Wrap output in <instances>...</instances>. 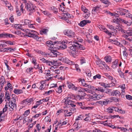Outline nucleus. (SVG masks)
Instances as JSON below:
<instances>
[{"label": "nucleus", "mask_w": 132, "mask_h": 132, "mask_svg": "<svg viewBox=\"0 0 132 132\" xmlns=\"http://www.w3.org/2000/svg\"><path fill=\"white\" fill-rule=\"evenodd\" d=\"M46 43L47 45L50 47L49 50L51 51L50 53V56L52 57H57L58 53L57 50L59 49L58 46L57 47V45H55L57 43V42H53L50 40L46 42Z\"/></svg>", "instance_id": "nucleus-1"}, {"label": "nucleus", "mask_w": 132, "mask_h": 132, "mask_svg": "<svg viewBox=\"0 0 132 132\" xmlns=\"http://www.w3.org/2000/svg\"><path fill=\"white\" fill-rule=\"evenodd\" d=\"M23 31L27 34V35H26L27 36L32 37L37 40H38L39 38V37L37 36V35L38 34L35 31L28 29H24V30Z\"/></svg>", "instance_id": "nucleus-2"}, {"label": "nucleus", "mask_w": 132, "mask_h": 132, "mask_svg": "<svg viewBox=\"0 0 132 132\" xmlns=\"http://www.w3.org/2000/svg\"><path fill=\"white\" fill-rule=\"evenodd\" d=\"M24 4L25 8L30 13H32L34 12L36 6L31 3L30 2H26Z\"/></svg>", "instance_id": "nucleus-3"}, {"label": "nucleus", "mask_w": 132, "mask_h": 132, "mask_svg": "<svg viewBox=\"0 0 132 132\" xmlns=\"http://www.w3.org/2000/svg\"><path fill=\"white\" fill-rule=\"evenodd\" d=\"M71 99V97L70 96V95H68V96L66 97L64 99L65 100L64 103L66 104L70 105L72 107H75L76 105L74 104L75 102L72 101L70 100Z\"/></svg>", "instance_id": "nucleus-4"}, {"label": "nucleus", "mask_w": 132, "mask_h": 132, "mask_svg": "<svg viewBox=\"0 0 132 132\" xmlns=\"http://www.w3.org/2000/svg\"><path fill=\"white\" fill-rule=\"evenodd\" d=\"M128 10L122 8H119V9L117 11V14L116 13L115 14H114L111 13V14H112V16H116L118 17V15H126V13H125L128 12Z\"/></svg>", "instance_id": "nucleus-5"}, {"label": "nucleus", "mask_w": 132, "mask_h": 132, "mask_svg": "<svg viewBox=\"0 0 132 132\" xmlns=\"http://www.w3.org/2000/svg\"><path fill=\"white\" fill-rule=\"evenodd\" d=\"M8 110L10 113H12L14 110H16V105L15 103H13L12 101H10L8 104Z\"/></svg>", "instance_id": "nucleus-6"}, {"label": "nucleus", "mask_w": 132, "mask_h": 132, "mask_svg": "<svg viewBox=\"0 0 132 132\" xmlns=\"http://www.w3.org/2000/svg\"><path fill=\"white\" fill-rule=\"evenodd\" d=\"M64 33L65 35L70 37H75V32L71 30H65Z\"/></svg>", "instance_id": "nucleus-7"}, {"label": "nucleus", "mask_w": 132, "mask_h": 132, "mask_svg": "<svg viewBox=\"0 0 132 132\" xmlns=\"http://www.w3.org/2000/svg\"><path fill=\"white\" fill-rule=\"evenodd\" d=\"M103 96V95L102 94L97 95L95 94L93 95V96H91L90 97V98L93 100H96L100 99Z\"/></svg>", "instance_id": "nucleus-8"}, {"label": "nucleus", "mask_w": 132, "mask_h": 132, "mask_svg": "<svg viewBox=\"0 0 132 132\" xmlns=\"http://www.w3.org/2000/svg\"><path fill=\"white\" fill-rule=\"evenodd\" d=\"M61 60L63 62L67 64L70 65H74V62L69 60L66 57L61 58Z\"/></svg>", "instance_id": "nucleus-9"}, {"label": "nucleus", "mask_w": 132, "mask_h": 132, "mask_svg": "<svg viewBox=\"0 0 132 132\" xmlns=\"http://www.w3.org/2000/svg\"><path fill=\"white\" fill-rule=\"evenodd\" d=\"M40 84L41 85L39 87V89L41 90L44 89L46 86H48V84L46 83V80L41 81Z\"/></svg>", "instance_id": "nucleus-10"}, {"label": "nucleus", "mask_w": 132, "mask_h": 132, "mask_svg": "<svg viewBox=\"0 0 132 132\" xmlns=\"http://www.w3.org/2000/svg\"><path fill=\"white\" fill-rule=\"evenodd\" d=\"M67 86L69 89H71L73 90H77L78 88L75 87L74 85L71 83L67 81Z\"/></svg>", "instance_id": "nucleus-11"}, {"label": "nucleus", "mask_w": 132, "mask_h": 132, "mask_svg": "<svg viewBox=\"0 0 132 132\" xmlns=\"http://www.w3.org/2000/svg\"><path fill=\"white\" fill-rule=\"evenodd\" d=\"M100 7V6L97 5L96 6L93 7L92 10V13L95 14L96 13H97L99 12Z\"/></svg>", "instance_id": "nucleus-12"}, {"label": "nucleus", "mask_w": 132, "mask_h": 132, "mask_svg": "<svg viewBox=\"0 0 132 132\" xmlns=\"http://www.w3.org/2000/svg\"><path fill=\"white\" fill-rule=\"evenodd\" d=\"M109 42L113 44L117 45L120 47H121L123 46V45L121 44L116 40H113L112 39H110L109 40Z\"/></svg>", "instance_id": "nucleus-13"}, {"label": "nucleus", "mask_w": 132, "mask_h": 132, "mask_svg": "<svg viewBox=\"0 0 132 132\" xmlns=\"http://www.w3.org/2000/svg\"><path fill=\"white\" fill-rule=\"evenodd\" d=\"M90 22V21L87 20H84L81 21L79 24L81 27H83L87 23H89Z\"/></svg>", "instance_id": "nucleus-14"}, {"label": "nucleus", "mask_w": 132, "mask_h": 132, "mask_svg": "<svg viewBox=\"0 0 132 132\" xmlns=\"http://www.w3.org/2000/svg\"><path fill=\"white\" fill-rule=\"evenodd\" d=\"M99 84L101 86H103L105 88H106L107 87H110L112 86V85L111 84L112 83H111V84H106L104 82H100ZM113 85V84H112ZM112 86H113V85H112Z\"/></svg>", "instance_id": "nucleus-15"}, {"label": "nucleus", "mask_w": 132, "mask_h": 132, "mask_svg": "<svg viewBox=\"0 0 132 132\" xmlns=\"http://www.w3.org/2000/svg\"><path fill=\"white\" fill-rule=\"evenodd\" d=\"M34 101V98H27L24 100L23 102V103L28 104L30 103L33 102Z\"/></svg>", "instance_id": "nucleus-16"}, {"label": "nucleus", "mask_w": 132, "mask_h": 132, "mask_svg": "<svg viewBox=\"0 0 132 132\" xmlns=\"http://www.w3.org/2000/svg\"><path fill=\"white\" fill-rule=\"evenodd\" d=\"M7 110L9 111V110H8V104L7 103H6L5 107L3 109L2 111H0V117L1 118L2 115Z\"/></svg>", "instance_id": "nucleus-17"}, {"label": "nucleus", "mask_w": 132, "mask_h": 132, "mask_svg": "<svg viewBox=\"0 0 132 132\" xmlns=\"http://www.w3.org/2000/svg\"><path fill=\"white\" fill-rule=\"evenodd\" d=\"M89 89L87 88H83L81 87H79L78 88L77 90L79 92H86L88 93V92Z\"/></svg>", "instance_id": "nucleus-18"}, {"label": "nucleus", "mask_w": 132, "mask_h": 132, "mask_svg": "<svg viewBox=\"0 0 132 132\" xmlns=\"http://www.w3.org/2000/svg\"><path fill=\"white\" fill-rule=\"evenodd\" d=\"M6 83L4 77L2 76L0 79V86H3Z\"/></svg>", "instance_id": "nucleus-19"}, {"label": "nucleus", "mask_w": 132, "mask_h": 132, "mask_svg": "<svg viewBox=\"0 0 132 132\" xmlns=\"http://www.w3.org/2000/svg\"><path fill=\"white\" fill-rule=\"evenodd\" d=\"M5 3L6 7H7L8 9L11 10V11L13 10V7L12 6L11 4L7 1L5 2Z\"/></svg>", "instance_id": "nucleus-20"}, {"label": "nucleus", "mask_w": 132, "mask_h": 132, "mask_svg": "<svg viewBox=\"0 0 132 132\" xmlns=\"http://www.w3.org/2000/svg\"><path fill=\"white\" fill-rule=\"evenodd\" d=\"M38 53L41 54L42 55L44 56L48 57V55L50 56V53H45V52H44L41 51H38Z\"/></svg>", "instance_id": "nucleus-21"}, {"label": "nucleus", "mask_w": 132, "mask_h": 132, "mask_svg": "<svg viewBox=\"0 0 132 132\" xmlns=\"http://www.w3.org/2000/svg\"><path fill=\"white\" fill-rule=\"evenodd\" d=\"M107 120L106 121H103V123H104V125L105 126H108L114 129L116 128L115 126L113 125H111V124L110 123H106V122H107Z\"/></svg>", "instance_id": "nucleus-22"}, {"label": "nucleus", "mask_w": 132, "mask_h": 132, "mask_svg": "<svg viewBox=\"0 0 132 132\" xmlns=\"http://www.w3.org/2000/svg\"><path fill=\"white\" fill-rule=\"evenodd\" d=\"M78 80L79 81V82H81L82 85L84 87H86V86H87L88 85L85 82V80L84 79H79Z\"/></svg>", "instance_id": "nucleus-23"}, {"label": "nucleus", "mask_w": 132, "mask_h": 132, "mask_svg": "<svg viewBox=\"0 0 132 132\" xmlns=\"http://www.w3.org/2000/svg\"><path fill=\"white\" fill-rule=\"evenodd\" d=\"M104 59L106 62L109 63L111 62L112 58L110 56H106L104 58Z\"/></svg>", "instance_id": "nucleus-24"}, {"label": "nucleus", "mask_w": 132, "mask_h": 132, "mask_svg": "<svg viewBox=\"0 0 132 132\" xmlns=\"http://www.w3.org/2000/svg\"><path fill=\"white\" fill-rule=\"evenodd\" d=\"M107 26L111 30H113L115 32H117V30H116V29H115L114 27L112 25L110 24H107Z\"/></svg>", "instance_id": "nucleus-25"}, {"label": "nucleus", "mask_w": 132, "mask_h": 132, "mask_svg": "<svg viewBox=\"0 0 132 132\" xmlns=\"http://www.w3.org/2000/svg\"><path fill=\"white\" fill-rule=\"evenodd\" d=\"M14 93L16 94H18L23 93V91L22 89H15L14 90Z\"/></svg>", "instance_id": "nucleus-26"}, {"label": "nucleus", "mask_w": 132, "mask_h": 132, "mask_svg": "<svg viewBox=\"0 0 132 132\" xmlns=\"http://www.w3.org/2000/svg\"><path fill=\"white\" fill-rule=\"evenodd\" d=\"M76 45L75 44L72 45L71 46H70L69 47V48H70L71 50L72 51L74 52L76 51V48H77V47L76 46Z\"/></svg>", "instance_id": "nucleus-27"}, {"label": "nucleus", "mask_w": 132, "mask_h": 132, "mask_svg": "<svg viewBox=\"0 0 132 132\" xmlns=\"http://www.w3.org/2000/svg\"><path fill=\"white\" fill-rule=\"evenodd\" d=\"M50 9L51 10L53 11V12L54 13L56 14L58 12L57 9L54 6H52L50 8Z\"/></svg>", "instance_id": "nucleus-28"}, {"label": "nucleus", "mask_w": 132, "mask_h": 132, "mask_svg": "<svg viewBox=\"0 0 132 132\" xmlns=\"http://www.w3.org/2000/svg\"><path fill=\"white\" fill-rule=\"evenodd\" d=\"M120 93L117 90L113 91V96H120Z\"/></svg>", "instance_id": "nucleus-29"}, {"label": "nucleus", "mask_w": 132, "mask_h": 132, "mask_svg": "<svg viewBox=\"0 0 132 132\" xmlns=\"http://www.w3.org/2000/svg\"><path fill=\"white\" fill-rule=\"evenodd\" d=\"M15 27L17 29H21L22 30H24V29H23L22 28V25L21 24H15Z\"/></svg>", "instance_id": "nucleus-30"}, {"label": "nucleus", "mask_w": 132, "mask_h": 132, "mask_svg": "<svg viewBox=\"0 0 132 132\" xmlns=\"http://www.w3.org/2000/svg\"><path fill=\"white\" fill-rule=\"evenodd\" d=\"M0 42H4L6 44H9L10 45H13L14 44L13 43V42H11L10 41H6L5 40H1L0 41Z\"/></svg>", "instance_id": "nucleus-31"}, {"label": "nucleus", "mask_w": 132, "mask_h": 132, "mask_svg": "<svg viewBox=\"0 0 132 132\" xmlns=\"http://www.w3.org/2000/svg\"><path fill=\"white\" fill-rule=\"evenodd\" d=\"M32 62L34 64V65L35 66V65H36V67H34V68H38V69H39L40 67H39V66H38V64L37 65V63L36 62V60L34 59H32Z\"/></svg>", "instance_id": "nucleus-32"}, {"label": "nucleus", "mask_w": 132, "mask_h": 132, "mask_svg": "<svg viewBox=\"0 0 132 132\" xmlns=\"http://www.w3.org/2000/svg\"><path fill=\"white\" fill-rule=\"evenodd\" d=\"M110 99L111 100V102L114 101L115 102H117L119 101V99L117 98L112 97Z\"/></svg>", "instance_id": "nucleus-33"}, {"label": "nucleus", "mask_w": 132, "mask_h": 132, "mask_svg": "<svg viewBox=\"0 0 132 132\" xmlns=\"http://www.w3.org/2000/svg\"><path fill=\"white\" fill-rule=\"evenodd\" d=\"M117 20H119V21L123 23L126 24V23L127 22V21L124 20L123 19H122L121 18H117Z\"/></svg>", "instance_id": "nucleus-34"}, {"label": "nucleus", "mask_w": 132, "mask_h": 132, "mask_svg": "<svg viewBox=\"0 0 132 132\" xmlns=\"http://www.w3.org/2000/svg\"><path fill=\"white\" fill-rule=\"evenodd\" d=\"M76 46L77 47V48H79L80 50H84L85 49V47L82 45H80V46L76 45Z\"/></svg>", "instance_id": "nucleus-35"}, {"label": "nucleus", "mask_w": 132, "mask_h": 132, "mask_svg": "<svg viewBox=\"0 0 132 132\" xmlns=\"http://www.w3.org/2000/svg\"><path fill=\"white\" fill-rule=\"evenodd\" d=\"M113 107H109L107 109V111L109 113H111L113 112Z\"/></svg>", "instance_id": "nucleus-36"}, {"label": "nucleus", "mask_w": 132, "mask_h": 132, "mask_svg": "<svg viewBox=\"0 0 132 132\" xmlns=\"http://www.w3.org/2000/svg\"><path fill=\"white\" fill-rule=\"evenodd\" d=\"M122 48L124 50L123 51V55L127 57L128 55V54L126 51V49L125 47H123Z\"/></svg>", "instance_id": "nucleus-37"}, {"label": "nucleus", "mask_w": 132, "mask_h": 132, "mask_svg": "<svg viewBox=\"0 0 132 132\" xmlns=\"http://www.w3.org/2000/svg\"><path fill=\"white\" fill-rule=\"evenodd\" d=\"M102 31L105 33L107 34L108 35H111V33L109 32V31L105 27Z\"/></svg>", "instance_id": "nucleus-38"}, {"label": "nucleus", "mask_w": 132, "mask_h": 132, "mask_svg": "<svg viewBox=\"0 0 132 132\" xmlns=\"http://www.w3.org/2000/svg\"><path fill=\"white\" fill-rule=\"evenodd\" d=\"M102 2L105 4H111V3L108 0H100Z\"/></svg>", "instance_id": "nucleus-39"}, {"label": "nucleus", "mask_w": 132, "mask_h": 132, "mask_svg": "<svg viewBox=\"0 0 132 132\" xmlns=\"http://www.w3.org/2000/svg\"><path fill=\"white\" fill-rule=\"evenodd\" d=\"M110 102L109 100H105L103 101L102 104L106 105Z\"/></svg>", "instance_id": "nucleus-40"}, {"label": "nucleus", "mask_w": 132, "mask_h": 132, "mask_svg": "<svg viewBox=\"0 0 132 132\" xmlns=\"http://www.w3.org/2000/svg\"><path fill=\"white\" fill-rule=\"evenodd\" d=\"M121 32H122V33H124L126 34H127V35H128L129 36V30H124V29H122Z\"/></svg>", "instance_id": "nucleus-41"}, {"label": "nucleus", "mask_w": 132, "mask_h": 132, "mask_svg": "<svg viewBox=\"0 0 132 132\" xmlns=\"http://www.w3.org/2000/svg\"><path fill=\"white\" fill-rule=\"evenodd\" d=\"M59 48H62L64 49L67 48V45L65 44H61V45L58 46Z\"/></svg>", "instance_id": "nucleus-42"}, {"label": "nucleus", "mask_w": 132, "mask_h": 132, "mask_svg": "<svg viewBox=\"0 0 132 132\" xmlns=\"http://www.w3.org/2000/svg\"><path fill=\"white\" fill-rule=\"evenodd\" d=\"M72 65L74 66L75 67V68L76 69V70L78 71H80V69L78 67V65L77 64H75L74 63V65Z\"/></svg>", "instance_id": "nucleus-43"}, {"label": "nucleus", "mask_w": 132, "mask_h": 132, "mask_svg": "<svg viewBox=\"0 0 132 132\" xmlns=\"http://www.w3.org/2000/svg\"><path fill=\"white\" fill-rule=\"evenodd\" d=\"M14 37V36L11 34H10L8 33H6V36L5 38H11V37Z\"/></svg>", "instance_id": "nucleus-44"}, {"label": "nucleus", "mask_w": 132, "mask_h": 132, "mask_svg": "<svg viewBox=\"0 0 132 132\" xmlns=\"http://www.w3.org/2000/svg\"><path fill=\"white\" fill-rule=\"evenodd\" d=\"M102 64L103 65V67L107 70H109V67L105 64V63L103 62H102Z\"/></svg>", "instance_id": "nucleus-45"}, {"label": "nucleus", "mask_w": 132, "mask_h": 132, "mask_svg": "<svg viewBox=\"0 0 132 132\" xmlns=\"http://www.w3.org/2000/svg\"><path fill=\"white\" fill-rule=\"evenodd\" d=\"M80 63L81 64L86 63V60L84 57H81L80 59Z\"/></svg>", "instance_id": "nucleus-46"}, {"label": "nucleus", "mask_w": 132, "mask_h": 132, "mask_svg": "<svg viewBox=\"0 0 132 132\" xmlns=\"http://www.w3.org/2000/svg\"><path fill=\"white\" fill-rule=\"evenodd\" d=\"M9 47L7 48H3L1 49L0 52H5V51H7L9 50Z\"/></svg>", "instance_id": "nucleus-47"}, {"label": "nucleus", "mask_w": 132, "mask_h": 132, "mask_svg": "<svg viewBox=\"0 0 132 132\" xmlns=\"http://www.w3.org/2000/svg\"><path fill=\"white\" fill-rule=\"evenodd\" d=\"M62 87L61 86H60L57 88V90H56V92L59 93H61L62 91Z\"/></svg>", "instance_id": "nucleus-48"}, {"label": "nucleus", "mask_w": 132, "mask_h": 132, "mask_svg": "<svg viewBox=\"0 0 132 132\" xmlns=\"http://www.w3.org/2000/svg\"><path fill=\"white\" fill-rule=\"evenodd\" d=\"M59 62L57 61L54 60L53 62L52 65L56 66L59 65Z\"/></svg>", "instance_id": "nucleus-49"}, {"label": "nucleus", "mask_w": 132, "mask_h": 132, "mask_svg": "<svg viewBox=\"0 0 132 132\" xmlns=\"http://www.w3.org/2000/svg\"><path fill=\"white\" fill-rule=\"evenodd\" d=\"M95 90L101 92H104V90L101 87H98L97 88H96Z\"/></svg>", "instance_id": "nucleus-50"}, {"label": "nucleus", "mask_w": 132, "mask_h": 132, "mask_svg": "<svg viewBox=\"0 0 132 132\" xmlns=\"http://www.w3.org/2000/svg\"><path fill=\"white\" fill-rule=\"evenodd\" d=\"M5 97L8 100V101H9L10 99V97L9 96V94L7 93V92H6L5 93Z\"/></svg>", "instance_id": "nucleus-51"}, {"label": "nucleus", "mask_w": 132, "mask_h": 132, "mask_svg": "<svg viewBox=\"0 0 132 132\" xmlns=\"http://www.w3.org/2000/svg\"><path fill=\"white\" fill-rule=\"evenodd\" d=\"M90 13L89 12L85 13L83 14L84 17L86 19H87L90 16Z\"/></svg>", "instance_id": "nucleus-52"}, {"label": "nucleus", "mask_w": 132, "mask_h": 132, "mask_svg": "<svg viewBox=\"0 0 132 132\" xmlns=\"http://www.w3.org/2000/svg\"><path fill=\"white\" fill-rule=\"evenodd\" d=\"M45 15L47 16H49L51 14L48 11H43L42 12Z\"/></svg>", "instance_id": "nucleus-53"}, {"label": "nucleus", "mask_w": 132, "mask_h": 132, "mask_svg": "<svg viewBox=\"0 0 132 132\" xmlns=\"http://www.w3.org/2000/svg\"><path fill=\"white\" fill-rule=\"evenodd\" d=\"M33 68L32 67H30L26 70V71L28 73H31V72H32V70Z\"/></svg>", "instance_id": "nucleus-54"}, {"label": "nucleus", "mask_w": 132, "mask_h": 132, "mask_svg": "<svg viewBox=\"0 0 132 132\" xmlns=\"http://www.w3.org/2000/svg\"><path fill=\"white\" fill-rule=\"evenodd\" d=\"M122 92L121 93H120V96H121V97H124L125 95V90H122Z\"/></svg>", "instance_id": "nucleus-55"}, {"label": "nucleus", "mask_w": 132, "mask_h": 132, "mask_svg": "<svg viewBox=\"0 0 132 132\" xmlns=\"http://www.w3.org/2000/svg\"><path fill=\"white\" fill-rule=\"evenodd\" d=\"M72 112H68L66 114H64V116L65 117L70 116L72 114Z\"/></svg>", "instance_id": "nucleus-56"}, {"label": "nucleus", "mask_w": 132, "mask_h": 132, "mask_svg": "<svg viewBox=\"0 0 132 132\" xmlns=\"http://www.w3.org/2000/svg\"><path fill=\"white\" fill-rule=\"evenodd\" d=\"M113 91H112L111 90H108V94L110 95L113 96Z\"/></svg>", "instance_id": "nucleus-57"}, {"label": "nucleus", "mask_w": 132, "mask_h": 132, "mask_svg": "<svg viewBox=\"0 0 132 132\" xmlns=\"http://www.w3.org/2000/svg\"><path fill=\"white\" fill-rule=\"evenodd\" d=\"M24 24L27 25L30 23V20L27 19H26L24 20Z\"/></svg>", "instance_id": "nucleus-58"}, {"label": "nucleus", "mask_w": 132, "mask_h": 132, "mask_svg": "<svg viewBox=\"0 0 132 132\" xmlns=\"http://www.w3.org/2000/svg\"><path fill=\"white\" fill-rule=\"evenodd\" d=\"M86 94L85 93H84L83 96L79 95L78 96V98L80 100H81L83 99L84 98V96L86 95Z\"/></svg>", "instance_id": "nucleus-59"}, {"label": "nucleus", "mask_w": 132, "mask_h": 132, "mask_svg": "<svg viewBox=\"0 0 132 132\" xmlns=\"http://www.w3.org/2000/svg\"><path fill=\"white\" fill-rule=\"evenodd\" d=\"M126 98L129 100H132V96L130 95H127L126 96Z\"/></svg>", "instance_id": "nucleus-60"}, {"label": "nucleus", "mask_w": 132, "mask_h": 132, "mask_svg": "<svg viewBox=\"0 0 132 132\" xmlns=\"http://www.w3.org/2000/svg\"><path fill=\"white\" fill-rule=\"evenodd\" d=\"M64 16H65L66 18H70L71 16L70 14L68 13H65L64 14Z\"/></svg>", "instance_id": "nucleus-61"}, {"label": "nucleus", "mask_w": 132, "mask_h": 132, "mask_svg": "<svg viewBox=\"0 0 132 132\" xmlns=\"http://www.w3.org/2000/svg\"><path fill=\"white\" fill-rule=\"evenodd\" d=\"M93 78L94 79H95L96 78L100 79L101 78V76L100 75H96L93 77Z\"/></svg>", "instance_id": "nucleus-62"}, {"label": "nucleus", "mask_w": 132, "mask_h": 132, "mask_svg": "<svg viewBox=\"0 0 132 132\" xmlns=\"http://www.w3.org/2000/svg\"><path fill=\"white\" fill-rule=\"evenodd\" d=\"M51 75H49L46 76L45 78L47 79L46 80V81H49L51 78H52V77L51 76Z\"/></svg>", "instance_id": "nucleus-63"}, {"label": "nucleus", "mask_w": 132, "mask_h": 132, "mask_svg": "<svg viewBox=\"0 0 132 132\" xmlns=\"http://www.w3.org/2000/svg\"><path fill=\"white\" fill-rule=\"evenodd\" d=\"M84 120L87 122H90L91 120V119L89 117H87L84 119Z\"/></svg>", "instance_id": "nucleus-64"}]
</instances>
